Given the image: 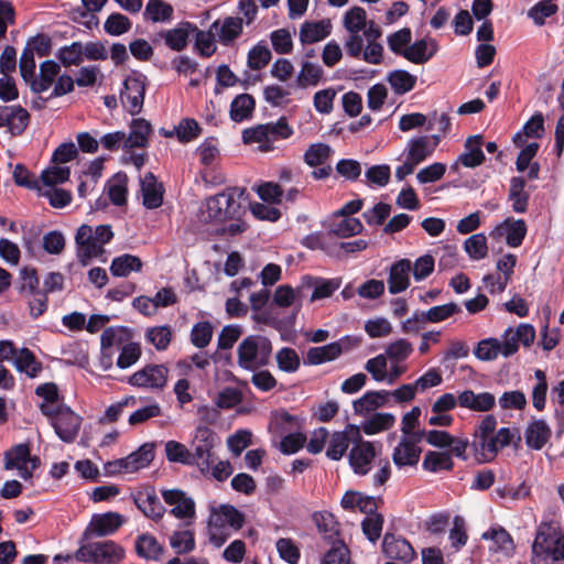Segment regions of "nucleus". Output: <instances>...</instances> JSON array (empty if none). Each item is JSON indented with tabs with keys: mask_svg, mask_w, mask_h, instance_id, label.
Instances as JSON below:
<instances>
[{
	"mask_svg": "<svg viewBox=\"0 0 564 564\" xmlns=\"http://www.w3.org/2000/svg\"><path fill=\"white\" fill-rule=\"evenodd\" d=\"M312 281L310 285L314 286L313 293L311 295V302H315L317 300L326 299L333 295V293L340 286V282L335 279H322V278H311Z\"/></svg>",
	"mask_w": 564,
	"mask_h": 564,
	"instance_id": "obj_54",
	"label": "nucleus"
},
{
	"mask_svg": "<svg viewBox=\"0 0 564 564\" xmlns=\"http://www.w3.org/2000/svg\"><path fill=\"white\" fill-rule=\"evenodd\" d=\"M390 398L387 390L368 391L361 398L354 401L352 406L356 414H365L384 405Z\"/></svg>",
	"mask_w": 564,
	"mask_h": 564,
	"instance_id": "obj_28",
	"label": "nucleus"
},
{
	"mask_svg": "<svg viewBox=\"0 0 564 564\" xmlns=\"http://www.w3.org/2000/svg\"><path fill=\"white\" fill-rule=\"evenodd\" d=\"M209 542L216 546H223L231 535L230 528L214 512L210 514L207 525Z\"/></svg>",
	"mask_w": 564,
	"mask_h": 564,
	"instance_id": "obj_40",
	"label": "nucleus"
},
{
	"mask_svg": "<svg viewBox=\"0 0 564 564\" xmlns=\"http://www.w3.org/2000/svg\"><path fill=\"white\" fill-rule=\"evenodd\" d=\"M543 560L558 562L564 560V533L550 524H541L532 544V564Z\"/></svg>",
	"mask_w": 564,
	"mask_h": 564,
	"instance_id": "obj_4",
	"label": "nucleus"
},
{
	"mask_svg": "<svg viewBox=\"0 0 564 564\" xmlns=\"http://www.w3.org/2000/svg\"><path fill=\"white\" fill-rule=\"evenodd\" d=\"M360 440V429L356 425L348 424L343 432H335L329 440L326 449V456L333 460H339L348 449L350 443Z\"/></svg>",
	"mask_w": 564,
	"mask_h": 564,
	"instance_id": "obj_13",
	"label": "nucleus"
},
{
	"mask_svg": "<svg viewBox=\"0 0 564 564\" xmlns=\"http://www.w3.org/2000/svg\"><path fill=\"white\" fill-rule=\"evenodd\" d=\"M170 545L176 554H187L195 549V535L192 530L174 531L170 536Z\"/></svg>",
	"mask_w": 564,
	"mask_h": 564,
	"instance_id": "obj_45",
	"label": "nucleus"
},
{
	"mask_svg": "<svg viewBox=\"0 0 564 564\" xmlns=\"http://www.w3.org/2000/svg\"><path fill=\"white\" fill-rule=\"evenodd\" d=\"M501 338V355L503 357H510L518 351L519 344H522L524 347H529L533 344L535 339V328L531 324L522 323L516 329L508 327Z\"/></svg>",
	"mask_w": 564,
	"mask_h": 564,
	"instance_id": "obj_8",
	"label": "nucleus"
},
{
	"mask_svg": "<svg viewBox=\"0 0 564 564\" xmlns=\"http://www.w3.org/2000/svg\"><path fill=\"white\" fill-rule=\"evenodd\" d=\"M141 192L145 208L155 209L162 205L164 188L152 172H148L141 180Z\"/></svg>",
	"mask_w": 564,
	"mask_h": 564,
	"instance_id": "obj_20",
	"label": "nucleus"
},
{
	"mask_svg": "<svg viewBox=\"0 0 564 564\" xmlns=\"http://www.w3.org/2000/svg\"><path fill=\"white\" fill-rule=\"evenodd\" d=\"M132 28L131 20L119 12H113L108 15L104 23V30L111 36H120L129 32Z\"/></svg>",
	"mask_w": 564,
	"mask_h": 564,
	"instance_id": "obj_50",
	"label": "nucleus"
},
{
	"mask_svg": "<svg viewBox=\"0 0 564 564\" xmlns=\"http://www.w3.org/2000/svg\"><path fill=\"white\" fill-rule=\"evenodd\" d=\"M254 108V98L249 94H240L230 104V119L235 122H242L251 118Z\"/></svg>",
	"mask_w": 564,
	"mask_h": 564,
	"instance_id": "obj_32",
	"label": "nucleus"
},
{
	"mask_svg": "<svg viewBox=\"0 0 564 564\" xmlns=\"http://www.w3.org/2000/svg\"><path fill=\"white\" fill-rule=\"evenodd\" d=\"M473 446L475 449L476 459L479 463H490L492 462L501 446L498 441H496L495 435H490L484 438H476L473 442Z\"/></svg>",
	"mask_w": 564,
	"mask_h": 564,
	"instance_id": "obj_38",
	"label": "nucleus"
},
{
	"mask_svg": "<svg viewBox=\"0 0 564 564\" xmlns=\"http://www.w3.org/2000/svg\"><path fill=\"white\" fill-rule=\"evenodd\" d=\"M433 153V148L430 144V138L426 135L414 138L409 143L408 159L413 161L414 164L423 162L427 156Z\"/></svg>",
	"mask_w": 564,
	"mask_h": 564,
	"instance_id": "obj_49",
	"label": "nucleus"
},
{
	"mask_svg": "<svg viewBox=\"0 0 564 564\" xmlns=\"http://www.w3.org/2000/svg\"><path fill=\"white\" fill-rule=\"evenodd\" d=\"M421 447L414 446L405 438H401L392 453V460L399 467L415 466L420 460Z\"/></svg>",
	"mask_w": 564,
	"mask_h": 564,
	"instance_id": "obj_25",
	"label": "nucleus"
},
{
	"mask_svg": "<svg viewBox=\"0 0 564 564\" xmlns=\"http://www.w3.org/2000/svg\"><path fill=\"white\" fill-rule=\"evenodd\" d=\"M217 517L235 531L240 530L245 524V514L231 505H223L217 511H214Z\"/></svg>",
	"mask_w": 564,
	"mask_h": 564,
	"instance_id": "obj_56",
	"label": "nucleus"
},
{
	"mask_svg": "<svg viewBox=\"0 0 564 564\" xmlns=\"http://www.w3.org/2000/svg\"><path fill=\"white\" fill-rule=\"evenodd\" d=\"M155 457V445L153 443H144L135 452L126 456L128 473H135L148 467Z\"/></svg>",
	"mask_w": 564,
	"mask_h": 564,
	"instance_id": "obj_30",
	"label": "nucleus"
},
{
	"mask_svg": "<svg viewBox=\"0 0 564 564\" xmlns=\"http://www.w3.org/2000/svg\"><path fill=\"white\" fill-rule=\"evenodd\" d=\"M460 312V306L454 302H451L447 304L431 307L430 310L424 312V318L430 323H441Z\"/></svg>",
	"mask_w": 564,
	"mask_h": 564,
	"instance_id": "obj_59",
	"label": "nucleus"
},
{
	"mask_svg": "<svg viewBox=\"0 0 564 564\" xmlns=\"http://www.w3.org/2000/svg\"><path fill=\"white\" fill-rule=\"evenodd\" d=\"M276 551L280 557L289 564H297L301 552L295 542L290 538H280L276 543Z\"/></svg>",
	"mask_w": 564,
	"mask_h": 564,
	"instance_id": "obj_64",
	"label": "nucleus"
},
{
	"mask_svg": "<svg viewBox=\"0 0 564 564\" xmlns=\"http://www.w3.org/2000/svg\"><path fill=\"white\" fill-rule=\"evenodd\" d=\"M551 436V430L543 420L534 421L525 430V443L528 447L539 451Z\"/></svg>",
	"mask_w": 564,
	"mask_h": 564,
	"instance_id": "obj_34",
	"label": "nucleus"
},
{
	"mask_svg": "<svg viewBox=\"0 0 564 564\" xmlns=\"http://www.w3.org/2000/svg\"><path fill=\"white\" fill-rule=\"evenodd\" d=\"M354 444L349 453V464L356 474L367 475L376 456L375 447L372 443L362 441L361 437L356 440Z\"/></svg>",
	"mask_w": 564,
	"mask_h": 564,
	"instance_id": "obj_14",
	"label": "nucleus"
},
{
	"mask_svg": "<svg viewBox=\"0 0 564 564\" xmlns=\"http://www.w3.org/2000/svg\"><path fill=\"white\" fill-rule=\"evenodd\" d=\"M143 263L138 256L124 253L111 261L110 272L113 276H127L131 272H140Z\"/></svg>",
	"mask_w": 564,
	"mask_h": 564,
	"instance_id": "obj_36",
	"label": "nucleus"
},
{
	"mask_svg": "<svg viewBox=\"0 0 564 564\" xmlns=\"http://www.w3.org/2000/svg\"><path fill=\"white\" fill-rule=\"evenodd\" d=\"M165 454L169 462L181 463L183 465L192 466L191 451L182 443L176 441H169L165 444Z\"/></svg>",
	"mask_w": 564,
	"mask_h": 564,
	"instance_id": "obj_61",
	"label": "nucleus"
},
{
	"mask_svg": "<svg viewBox=\"0 0 564 564\" xmlns=\"http://www.w3.org/2000/svg\"><path fill=\"white\" fill-rule=\"evenodd\" d=\"M243 19L238 17H226L223 22H219L217 32L218 41L229 46L232 42L242 34Z\"/></svg>",
	"mask_w": 564,
	"mask_h": 564,
	"instance_id": "obj_31",
	"label": "nucleus"
},
{
	"mask_svg": "<svg viewBox=\"0 0 564 564\" xmlns=\"http://www.w3.org/2000/svg\"><path fill=\"white\" fill-rule=\"evenodd\" d=\"M454 465L451 453L429 451L424 456L422 468L430 473L451 471Z\"/></svg>",
	"mask_w": 564,
	"mask_h": 564,
	"instance_id": "obj_37",
	"label": "nucleus"
},
{
	"mask_svg": "<svg viewBox=\"0 0 564 564\" xmlns=\"http://www.w3.org/2000/svg\"><path fill=\"white\" fill-rule=\"evenodd\" d=\"M332 153V149L326 143H313L304 153L303 160L311 167H317L326 163Z\"/></svg>",
	"mask_w": 564,
	"mask_h": 564,
	"instance_id": "obj_46",
	"label": "nucleus"
},
{
	"mask_svg": "<svg viewBox=\"0 0 564 564\" xmlns=\"http://www.w3.org/2000/svg\"><path fill=\"white\" fill-rule=\"evenodd\" d=\"M219 443L218 435L212 429L205 425L197 426L192 442V466H197L202 474H208L217 459L214 448Z\"/></svg>",
	"mask_w": 564,
	"mask_h": 564,
	"instance_id": "obj_5",
	"label": "nucleus"
},
{
	"mask_svg": "<svg viewBox=\"0 0 564 564\" xmlns=\"http://www.w3.org/2000/svg\"><path fill=\"white\" fill-rule=\"evenodd\" d=\"M411 270L410 259L398 260L391 265L388 276V289L391 294L401 293L409 288Z\"/></svg>",
	"mask_w": 564,
	"mask_h": 564,
	"instance_id": "obj_18",
	"label": "nucleus"
},
{
	"mask_svg": "<svg viewBox=\"0 0 564 564\" xmlns=\"http://www.w3.org/2000/svg\"><path fill=\"white\" fill-rule=\"evenodd\" d=\"M323 76V68L311 62H303L302 69L297 75L296 83L301 88H306L308 86L318 85L321 78Z\"/></svg>",
	"mask_w": 564,
	"mask_h": 564,
	"instance_id": "obj_51",
	"label": "nucleus"
},
{
	"mask_svg": "<svg viewBox=\"0 0 564 564\" xmlns=\"http://www.w3.org/2000/svg\"><path fill=\"white\" fill-rule=\"evenodd\" d=\"M350 550L344 541H335L325 553L322 564H350Z\"/></svg>",
	"mask_w": 564,
	"mask_h": 564,
	"instance_id": "obj_53",
	"label": "nucleus"
},
{
	"mask_svg": "<svg viewBox=\"0 0 564 564\" xmlns=\"http://www.w3.org/2000/svg\"><path fill=\"white\" fill-rule=\"evenodd\" d=\"M12 285L20 299L28 300L30 315L33 318H37L46 312L48 297L45 296L44 291H41L40 276L35 268L29 265L21 268Z\"/></svg>",
	"mask_w": 564,
	"mask_h": 564,
	"instance_id": "obj_2",
	"label": "nucleus"
},
{
	"mask_svg": "<svg viewBox=\"0 0 564 564\" xmlns=\"http://www.w3.org/2000/svg\"><path fill=\"white\" fill-rule=\"evenodd\" d=\"M416 76L403 69H395L389 73L388 82L397 95H404L411 91L416 84Z\"/></svg>",
	"mask_w": 564,
	"mask_h": 564,
	"instance_id": "obj_43",
	"label": "nucleus"
},
{
	"mask_svg": "<svg viewBox=\"0 0 564 564\" xmlns=\"http://www.w3.org/2000/svg\"><path fill=\"white\" fill-rule=\"evenodd\" d=\"M43 415L47 416L56 435L65 443H73L79 432L82 417L70 408L65 405L50 406L45 403L40 404Z\"/></svg>",
	"mask_w": 564,
	"mask_h": 564,
	"instance_id": "obj_6",
	"label": "nucleus"
},
{
	"mask_svg": "<svg viewBox=\"0 0 564 564\" xmlns=\"http://www.w3.org/2000/svg\"><path fill=\"white\" fill-rule=\"evenodd\" d=\"M481 539L491 540L496 545V551H502L506 554H511L514 551V543L507 530L503 528H491L482 533Z\"/></svg>",
	"mask_w": 564,
	"mask_h": 564,
	"instance_id": "obj_44",
	"label": "nucleus"
},
{
	"mask_svg": "<svg viewBox=\"0 0 564 564\" xmlns=\"http://www.w3.org/2000/svg\"><path fill=\"white\" fill-rule=\"evenodd\" d=\"M458 404L475 412H487L495 406L496 398L490 392L475 393L473 390H465L458 395Z\"/></svg>",
	"mask_w": 564,
	"mask_h": 564,
	"instance_id": "obj_21",
	"label": "nucleus"
},
{
	"mask_svg": "<svg viewBox=\"0 0 564 564\" xmlns=\"http://www.w3.org/2000/svg\"><path fill=\"white\" fill-rule=\"evenodd\" d=\"M152 132L151 123L143 119H133L130 124V133L126 137L124 149L145 148L149 143V135Z\"/></svg>",
	"mask_w": 564,
	"mask_h": 564,
	"instance_id": "obj_24",
	"label": "nucleus"
},
{
	"mask_svg": "<svg viewBox=\"0 0 564 564\" xmlns=\"http://www.w3.org/2000/svg\"><path fill=\"white\" fill-rule=\"evenodd\" d=\"M127 182L128 177L124 173L119 172L113 176V183L109 185L108 196L115 206H123L127 203Z\"/></svg>",
	"mask_w": 564,
	"mask_h": 564,
	"instance_id": "obj_52",
	"label": "nucleus"
},
{
	"mask_svg": "<svg viewBox=\"0 0 564 564\" xmlns=\"http://www.w3.org/2000/svg\"><path fill=\"white\" fill-rule=\"evenodd\" d=\"M134 550L139 557L148 561H159L164 553V546L150 533L137 536Z\"/></svg>",
	"mask_w": 564,
	"mask_h": 564,
	"instance_id": "obj_22",
	"label": "nucleus"
},
{
	"mask_svg": "<svg viewBox=\"0 0 564 564\" xmlns=\"http://www.w3.org/2000/svg\"><path fill=\"white\" fill-rule=\"evenodd\" d=\"M57 57L66 67L79 65L84 59L83 43L73 42L70 45L61 47L58 50Z\"/></svg>",
	"mask_w": 564,
	"mask_h": 564,
	"instance_id": "obj_58",
	"label": "nucleus"
},
{
	"mask_svg": "<svg viewBox=\"0 0 564 564\" xmlns=\"http://www.w3.org/2000/svg\"><path fill=\"white\" fill-rule=\"evenodd\" d=\"M74 557L78 562L95 564H118L124 557V549L115 541L106 540L82 545L74 555L57 554L53 562L58 564L61 561L68 564L73 563Z\"/></svg>",
	"mask_w": 564,
	"mask_h": 564,
	"instance_id": "obj_1",
	"label": "nucleus"
},
{
	"mask_svg": "<svg viewBox=\"0 0 564 564\" xmlns=\"http://www.w3.org/2000/svg\"><path fill=\"white\" fill-rule=\"evenodd\" d=\"M191 30H196V25L189 22H185L177 28L162 31L158 35L164 39V42L169 48L175 52H181L185 50L188 44Z\"/></svg>",
	"mask_w": 564,
	"mask_h": 564,
	"instance_id": "obj_23",
	"label": "nucleus"
},
{
	"mask_svg": "<svg viewBox=\"0 0 564 564\" xmlns=\"http://www.w3.org/2000/svg\"><path fill=\"white\" fill-rule=\"evenodd\" d=\"M145 338L158 350H165L172 340V330L169 325L151 327L145 333Z\"/></svg>",
	"mask_w": 564,
	"mask_h": 564,
	"instance_id": "obj_55",
	"label": "nucleus"
},
{
	"mask_svg": "<svg viewBox=\"0 0 564 564\" xmlns=\"http://www.w3.org/2000/svg\"><path fill=\"white\" fill-rule=\"evenodd\" d=\"M344 25L350 33H358L367 25V14L364 8L354 7L344 17Z\"/></svg>",
	"mask_w": 564,
	"mask_h": 564,
	"instance_id": "obj_62",
	"label": "nucleus"
},
{
	"mask_svg": "<svg viewBox=\"0 0 564 564\" xmlns=\"http://www.w3.org/2000/svg\"><path fill=\"white\" fill-rule=\"evenodd\" d=\"M272 344L268 337L250 335L241 340L237 348L238 365L249 371H256L270 362Z\"/></svg>",
	"mask_w": 564,
	"mask_h": 564,
	"instance_id": "obj_3",
	"label": "nucleus"
},
{
	"mask_svg": "<svg viewBox=\"0 0 564 564\" xmlns=\"http://www.w3.org/2000/svg\"><path fill=\"white\" fill-rule=\"evenodd\" d=\"M525 178L513 176L510 180L508 199L512 203L516 213L523 214L528 210L530 194L525 191Z\"/></svg>",
	"mask_w": 564,
	"mask_h": 564,
	"instance_id": "obj_27",
	"label": "nucleus"
},
{
	"mask_svg": "<svg viewBox=\"0 0 564 564\" xmlns=\"http://www.w3.org/2000/svg\"><path fill=\"white\" fill-rule=\"evenodd\" d=\"M432 50L427 51V41L425 39L417 40L413 44H410L403 52V57L413 64H425L436 53L437 45L435 41H431Z\"/></svg>",
	"mask_w": 564,
	"mask_h": 564,
	"instance_id": "obj_33",
	"label": "nucleus"
},
{
	"mask_svg": "<svg viewBox=\"0 0 564 564\" xmlns=\"http://www.w3.org/2000/svg\"><path fill=\"white\" fill-rule=\"evenodd\" d=\"M351 339L349 336L340 338L338 341L330 343L321 347H311L307 350L304 359L305 365H321L327 361L335 360L343 354V344Z\"/></svg>",
	"mask_w": 564,
	"mask_h": 564,
	"instance_id": "obj_17",
	"label": "nucleus"
},
{
	"mask_svg": "<svg viewBox=\"0 0 564 564\" xmlns=\"http://www.w3.org/2000/svg\"><path fill=\"white\" fill-rule=\"evenodd\" d=\"M382 552L387 557L401 561L404 564L411 563L416 555L408 540L392 533H386L382 541Z\"/></svg>",
	"mask_w": 564,
	"mask_h": 564,
	"instance_id": "obj_12",
	"label": "nucleus"
},
{
	"mask_svg": "<svg viewBox=\"0 0 564 564\" xmlns=\"http://www.w3.org/2000/svg\"><path fill=\"white\" fill-rule=\"evenodd\" d=\"M19 372H24L29 378H36L43 370L42 362L29 348H21L13 361Z\"/></svg>",
	"mask_w": 564,
	"mask_h": 564,
	"instance_id": "obj_29",
	"label": "nucleus"
},
{
	"mask_svg": "<svg viewBox=\"0 0 564 564\" xmlns=\"http://www.w3.org/2000/svg\"><path fill=\"white\" fill-rule=\"evenodd\" d=\"M147 76L141 72L133 70L123 80V88L120 90L122 107L131 115H138L143 107L145 95Z\"/></svg>",
	"mask_w": 564,
	"mask_h": 564,
	"instance_id": "obj_7",
	"label": "nucleus"
},
{
	"mask_svg": "<svg viewBox=\"0 0 564 564\" xmlns=\"http://www.w3.org/2000/svg\"><path fill=\"white\" fill-rule=\"evenodd\" d=\"M330 32L329 21L304 22L300 29V41L302 44H313L326 39Z\"/></svg>",
	"mask_w": 564,
	"mask_h": 564,
	"instance_id": "obj_26",
	"label": "nucleus"
},
{
	"mask_svg": "<svg viewBox=\"0 0 564 564\" xmlns=\"http://www.w3.org/2000/svg\"><path fill=\"white\" fill-rule=\"evenodd\" d=\"M557 10L558 7L554 0H541L529 10L528 15L536 25L541 26L545 23V19L555 14Z\"/></svg>",
	"mask_w": 564,
	"mask_h": 564,
	"instance_id": "obj_57",
	"label": "nucleus"
},
{
	"mask_svg": "<svg viewBox=\"0 0 564 564\" xmlns=\"http://www.w3.org/2000/svg\"><path fill=\"white\" fill-rule=\"evenodd\" d=\"M169 369L164 365H148L129 377L128 383L139 388L163 389Z\"/></svg>",
	"mask_w": 564,
	"mask_h": 564,
	"instance_id": "obj_10",
	"label": "nucleus"
},
{
	"mask_svg": "<svg viewBox=\"0 0 564 564\" xmlns=\"http://www.w3.org/2000/svg\"><path fill=\"white\" fill-rule=\"evenodd\" d=\"M213 338V326L210 322L204 321L196 323L191 330V343L203 349L207 347Z\"/></svg>",
	"mask_w": 564,
	"mask_h": 564,
	"instance_id": "obj_60",
	"label": "nucleus"
},
{
	"mask_svg": "<svg viewBox=\"0 0 564 564\" xmlns=\"http://www.w3.org/2000/svg\"><path fill=\"white\" fill-rule=\"evenodd\" d=\"M75 242L77 245V258L83 265L88 261L104 252V248L98 245L93 227L89 225H82L76 232Z\"/></svg>",
	"mask_w": 564,
	"mask_h": 564,
	"instance_id": "obj_11",
	"label": "nucleus"
},
{
	"mask_svg": "<svg viewBox=\"0 0 564 564\" xmlns=\"http://www.w3.org/2000/svg\"><path fill=\"white\" fill-rule=\"evenodd\" d=\"M138 509L148 518L154 521L160 520L164 514V507L155 495L154 489L141 490L132 495Z\"/></svg>",
	"mask_w": 564,
	"mask_h": 564,
	"instance_id": "obj_19",
	"label": "nucleus"
},
{
	"mask_svg": "<svg viewBox=\"0 0 564 564\" xmlns=\"http://www.w3.org/2000/svg\"><path fill=\"white\" fill-rule=\"evenodd\" d=\"M312 521L315 523L317 531L323 535L324 541L334 544L335 541H344L341 539L340 523L336 517L329 511H315L312 514Z\"/></svg>",
	"mask_w": 564,
	"mask_h": 564,
	"instance_id": "obj_16",
	"label": "nucleus"
},
{
	"mask_svg": "<svg viewBox=\"0 0 564 564\" xmlns=\"http://www.w3.org/2000/svg\"><path fill=\"white\" fill-rule=\"evenodd\" d=\"M246 193L245 188L232 187L224 191V221L238 219L243 213L239 198Z\"/></svg>",
	"mask_w": 564,
	"mask_h": 564,
	"instance_id": "obj_41",
	"label": "nucleus"
},
{
	"mask_svg": "<svg viewBox=\"0 0 564 564\" xmlns=\"http://www.w3.org/2000/svg\"><path fill=\"white\" fill-rule=\"evenodd\" d=\"M124 523L123 517L118 512H106L94 514L88 527L85 529L83 539L89 540L94 536H107L118 531Z\"/></svg>",
	"mask_w": 564,
	"mask_h": 564,
	"instance_id": "obj_9",
	"label": "nucleus"
},
{
	"mask_svg": "<svg viewBox=\"0 0 564 564\" xmlns=\"http://www.w3.org/2000/svg\"><path fill=\"white\" fill-rule=\"evenodd\" d=\"M482 144V135L475 134L468 137L464 144L465 151L457 158V161L454 165H452V169L455 170L458 163L469 169L481 165L486 160V156L481 150Z\"/></svg>",
	"mask_w": 564,
	"mask_h": 564,
	"instance_id": "obj_15",
	"label": "nucleus"
},
{
	"mask_svg": "<svg viewBox=\"0 0 564 564\" xmlns=\"http://www.w3.org/2000/svg\"><path fill=\"white\" fill-rule=\"evenodd\" d=\"M395 417L391 413H375L367 420L361 429L367 435H373L393 426Z\"/></svg>",
	"mask_w": 564,
	"mask_h": 564,
	"instance_id": "obj_47",
	"label": "nucleus"
},
{
	"mask_svg": "<svg viewBox=\"0 0 564 564\" xmlns=\"http://www.w3.org/2000/svg\"><path fill=\"white\" fill-rule=\"evenodd\" d=\"M173 7L163 0H148L143 17L145 20L156 22H167L173 18Z\"/></svg>",
	"mask_w": 564,
	"mask_h": 564,
	"instance_id": "obj_42",
	"label": "nucleus"
},
{
	"mask_svg": "<svg viewBox=\"0 0 564 564\" xmlns=\"http://www.w3.org/2000/svg\"><path fill=\"white\" fill-rule=\"evenodd\" d=\"M31 446L29 443H21L12 446L4 453V468L7 470L14 469L23 463H28L30 458Z\"/></svg>",
	"mask_w": 564,
	"mask_h": 564,
	"instance_id": "obj_48",
	"label": "nucleus"
},
{
	"mask_svg": "<svg viewBox=\"0 0 564 564\" xmlns=\"http://www.w3.org/2000/svg\"><path fill=\"white\" fill-rule=\"evenodd\" d=\"M276 362L280 370L284 372H295L301 365L297 352L290 347H283L276 352Z\"/></svg>",
	"mask_w": 564,
	"mask_h": 564,
	"instance_id": "obj_63",
	"label": "nucleus"
},
{
	"mask_svg": "<svg viewBox=\"0 0 564 564\" xmlns=\"http://www.w3.org/2000/svg\"><path fill=\"white\" fill-rule=\"evenodd\" d=\"M506 229V242L511 248H518L522 245L528 227L523 219L507 218L497 229Z\"/></svg>",
	"mask_w": 564,
	"mask_h": 564,
	"instance_id": "obj_35",
	"label": "nucleus"
},
{
	"mask_svg": "<svg viewBox=\"0 0 564 564\" xmlns=\"http://www.w3.org/2000/svg\"><path fill=\"white\" fill-rule=\"evenodd\" d=\"M219 26V20L212 23L209 31H202L196 28L195 48L198 51L202 57H210L215 54L217 46L215 44V35L213 31H217Z\"/></svg>",
	"mask_w": 564,
	"mask_h": 564,
	"instance_id": "obj_39",
	"label": "nucleus"
}]
</instances>
